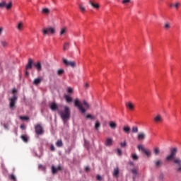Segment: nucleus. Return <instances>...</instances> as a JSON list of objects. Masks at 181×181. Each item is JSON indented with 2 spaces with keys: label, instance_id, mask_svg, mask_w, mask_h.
Segmentation results:
<instances>
[{
  "label": "nucleus",
  "instance_id": "nucleus-1",
  "mask_svg": "<svg viewBox=\"0 0 181 181\" xmlns=\"http://www.w3.org/2000/svg\"><path fill=\"white\" fill-rule=\"evenodd\" d=\"M49 108L52 110V111H58L59 115H60L62 121H64V124L70 119V108L67 106L64 107V111L59 110V106H57V104L56 103L52 102L49 104Z\"/></svg>",
  "mask_w": 181,
  "mask_h": 181
},
{
  "label": "nucleus",
  "instance_id": "nucleus-2",
  "mask_svg": "<svg viewBox=\"0 0 181 181\" xmlns=\"http://www.w3.org/2000/svg\"><path fill=\"white\" fill-rule=\"evenodd\" d=\"M176 153H177V148L175 147L170 150V154L166 157L165 160L168 162L173 160V163L179 166L176 171L181 172V159L180 158H176Z\"/></svg>",
  "mask_w": 181,
  "mask_h": 181
},
{
  "label": "nucleus",
  "instance_id": "nucleus-3",
  "mask_svg": "<svg viewBox=\"0 0 181 181\" xmlns=\"http://www.w3.org/2000/svg\"><path fill=\"white\" fill-rule=\"evenodd\" d=\"M74 105L75 107H77L78 110L81 114H84V112H86V111L88 110V104L87 103V102H86V100H84L83 103H81V102H80L78 99H76L74 100Z\"/></svg>",
  "mask_w": 181,
  "mask_h": 181
},
{
  "label": "nucleus",
  "instance_id": "nucleus-4",
  "mask_svg": "<svg viewBox=\"0 0 181 181\" xmlns=\"http://www.w3.org/2000/svg\"><path fill=\"white\" fill-rule=\"evenodd\" d=\"M42 35L44 36L49 35H54L56 33V30L54 28L52 27H48V28H45L42 30Z\"/></svg>",
  "mask_w": 181,
  "mask_h": 181
},
{
  "label": "nucleus",
  "instance_id": "nucleus-5",
  "mask_svg": "<svg viewBox=\"0 0 181 181\" xmlns=\"http://www.w3.org/2000/svg\"><path fill=\"white\" fill-rule=\"evenodd\" d=\"M139 151H141V152H144V153H145V155H146V156L148 158H151V156L152 155V153L151 152V150L147 149V148H144V146L142 145H139L137 146Z\"/></svg>",
  "mask_w": 181,
  "mask_h": 181
},
{
  "label": "nucleus",
  "instance_id": "nucleus-6",
  "mask_svg": "<svg viewBox=\"0 0 181 181\" xmlns=\"http://www.w3.org/2000/svg\"><path fill=\"white\" fill-rule=\"evenodd\" d=\"M17 100H18V97L16 96V95H13V96L9 99V101H10L9 107L11 110H13V108L15 107V105L16 104Z\"/></svg>",
  "mask_w": 181,
  "mask_h": 181
},
{
  "label": "nucleus",
  "instance_id": "nucleus-7",
  "mask_svg": "<svg viewBox=\"0 0 181 181\" xmlns=\"http://www.w3.org/2000/svg\"><path fill=\"white\" fill-rule=\"evenodd\" d=\"M62 62L65 64V66H69L70 67H72L74 69L76 66V62L69 61V60L66 59V58H62Z\"/></svg>",
  "mask_w": 181,
  "mask_h": 181
},
{
  "label": "nucleus",
  "instance_id": "nucleus-8",
  "mask_svg": "<svg viewBox=\"0 0 181 181\" xmlns=\"http://www.w3.org/2000/svg\"><path fill=\"white\" fill-rule=\"evenodd\" d=\"M35 129L37 135H43V133L45 132L43 131V127L40 124L35 125Z\"/></svg>",
  "mask_w": 181,
  "mask_h": 181
},
{
  "label": "nucleus",
  "instance_id": "nucleus-9",
  "mask_svg": "<svg viewBox=\"0 0 181 181\" xmlns=\"http://www.w3.org/2000/svg\"><path fill=\"white\" fill-rule=\"evenodd\" d=\"M0 8H6V9L9 10L11 8H12V2H9L8 4H6V2L2 1L0 3Z\"/></svg>",
  "mask_w": 181,
  "mask_h": 181
},
{
  "label": "nucleus",
  "instance_id": "nucleus-10",
  "mask_svg": "<svg viewBox=\"0 0 181 181\" xmlns=\"http://www.w3.org/2000/svg\"><path fill=\"white\" fill-rule=\"evenodd\" d=\"M51 169L52 174L55 175L56 173L62 170L63 168L61 165H58L57 168L54 165H52Z\"/></svg>",
  "mask_w": 181,
  "mask_h": 181
},
{
  "label": "nucleus",
  "instance_id": "nucleus-11",
  "mask_svg": "<svg viewBox=\"0 0 181 181\" xmlns=\"http://www.w3.org/2000/svg\"><path fill=\"white\" fill-rule=\"evenodd\" d=\"M154 122H156V124H159V122H163V117H162V115L159 114L157 115L154 117Z\"/></svg>",
  "mask_w": 181,
  "mask_h": 181
},
{
  "label": "nucleus",
  "instance_id": "nucleus-12",
  "mask_svg": "<svg viewBox=\"0 0 181 181\" xmlns=\"http://www.w3.org/2000/svg\"><path fill=\"white\" fill-rule=\"evenodd\" d=\"M146 138V134L144 132H140L137 135L138 141H144Z\"/></svg>",
  "mask_w": 181,
  "mask_h": 181
},
{
  "label": "nucleus",
  "instance_id": "nucleus-13",
  "mask_svg": "<svg viewBox=\"0 0 181 181\" xmlns=\"http://www.w3.org/2000/svg\"><path fill=\"white\" fill-rule=\"evenodd\" d=\"M33 64V60L32 59H28V62L25 66V70H30L32 69V65Z\"/></svg>",
  "mask_w": 181,
  "mask_h": 181
},
{
  "label": "nucleus",
  "instance_id": "nucleus-14",
  "mask_svg": "<svg viewBox=\"0 0 181 181\" xmlns=\"http://www.w3.org/2000/svg\"><path fill=\"white\" fill-rule=\"evenodd\" d=\"M126 107H127V108L130 110V111H133V110L135 108V105L134 104H132V103H131V102L127 103Z\"/></svg>",
  "mask_w": 181,
  "mask_h": 181
},
{
  "label": "nucleus",
  "instance_id": "nucleus-15",
  "mask_svg": "<svg viewBox=\"0 0 181 181\" xmlns=\"http://www.w3.org/2000/svg\"><path fill=\"white\" fill-rule=\"evenodd\" d=\"M42 78H36L35 79H34L33 83L34 84V86H39V84H40V83H42Z\"/></svg>",
  "mask_w": 181,
  "mask_h": 181
},
{
  "label": "nucleus",
  "instance_id": "nucleus-16",
  "mask_svg": "<svg viewBox=\"0 0 181 181\" xmlns=\"http://www.w3.org/2000/svg\"><path fill=\"white\" fill-rule=\"evenodd\" d=\"M105 146H112V139L107 138L105 142Z\"/></svg>",
  "mask_w": 181,
  "mask_h": 181
},
{
  "label": "nucleus",
  "instance_id": "nucleus-17",
  "mask_svg": "<svg viewBox=\"0 0 181 181\" xmlns=\"http://www.w3.org/2000/svg\"><path fill=\"white\" fill-rule=\"evenodd\" d=\"M100 127H101V123H100V121L96 120L94 125V129H95V131H100Z\"/></svg>",
  "mask_w": 181,
  "mask_h": 181
},
{
  "label": "nucleus",
  "instance_id": "nucleus-18",
  "mask_svg": "<svg viewBox=\"0 0 181 181\" xmlns=\"http://www.w3.org/2000/svg\"><path fill=\"white\" fill-rule=\"evenodd\" d=\"M123 132H124V134H129L131 132V127H129V126L128 125L124 126Z\"/></svg>",
  "mask_w": 181,
  "mask_h": 181
},
{
  "label": "nucleus",
  "instance_id": "nucleus-19",
  "mask_svg": "<svg viewBox=\"0 0 181 181\" xmlns=\"http://www.w3.org/2000/svg\"><path fill=\"white\" fill-rule=\"evenodd\" d=\"M34 66L36 67L37 70L38 71H42V64H40V62H37V63H35L33 64Z\"/></svg>",
  "mask_w": 181,
  "mask_h": 181
},
{
  "label": "nucleus",
  "instance_id": "nucleus-20",
  "mask_svg": "<svg viewBox=\"0 0 181 181\" xmlns=\"http://www.w3.org/2000/svg\"><path fill=\"white\" fill-rule=\"evenodd\" d=\"M109 126L110 128H112V129H115V128H117V123H115V122L110 121L109 122Z\"/></svg>",
  "mask_w": 181,
  "mask_h": 181
},
{
  "label": "nucleus",
  "instance_id": "nucleus-21",
  "mask_svg": "<svg viewBox=\"0 0 181 181\" xmlns=\"http://www.w3.org/2000/svg\"><path fill=\"white\" fill-rule=\"evenodd\" d=\"M66 33H67V28H61L59 35L60 36H63L64 35H66Z\"/></svg>",
  "mask_w": 181,
  "mask_h": 181
},
{
  "label": "nucleus",
  "instance_id": "nucleus-22",
  "mask_svg": "<svg viewBox=\"0 0 181 181\" xmlns=\"http://www.w3.org/2000/svg\"><path fill=\"white\" fill-rule=\"evenodd\" d=\"M56 146L58 148H62V146H63V141H62V139L57 140L56 142Z\"/></svg>",
  "mask_w": 181,
  "mask_h": 181
},
{
  "label": "nucleus",
  "instance_id": "nucleus-23",
  "mask_svg": "<svg viewBox=\"0 0 181 181\" xmlns=\"http://www.w3.org/2000/svg\"><path fill=\"white\" fill-rule=\"evenodd\" d=\"M162 160H158L157 161H155V165L156 168H160V166H162Z\"/></svg>",
  "mask_w": 181,
  "mask_h": 181
},
{
  "label": "nucleus",
  "instance_id": "nucleus-24",
  "mask_svg": "<svg viewBox=\"0 0 181 181\" xmlns=\"http://www.w3.org/2000/svg\"><path fill=\"white\" fill-rule=\"evenodd\" d=\"M18 30H22V28H23V23H22L21 21L19 22L16 26Z\"/></svg>",
  "mask_w": 181,
  "mask_h": 181
},
{
  "label": "nucleus",
  "instance_id": "nucleus-25",
  "mask_svg": "<svg viewBox=\"0 0 181 181\" xmlns=\"http://www.w3.org/2000/svg\"><path fill=\"white\" fill-rule=\"evenodd\" d=\"M179 5H180V3L171 4H170V8H175L176 9H179Z\"/></svg>",
  "mask_w": 181,
  "mask_h": 181
},
{
  "label": "nucleus",
  "instance_id": "nucleus-26",
  "mask_svg": "<svg viewBox=\"0 0 181 181\" xmlns=\"http://www.w3.org/2000/svg\"><path fill=\"white\" fill-rule=\"evenodd\" d=\"M118 175H119V169H118V168H116L114 169V171H113V176H118Z\"/></svg>",
  "mask_w": 181,
  "mask_h": 181
},
{
  "label": "nucleus",
  "instance_id": "nucleus-27",
  "mask_svg": "<svg viewBox=\"0 0 181 181\" xmlns=\"http://www.w3.org/2000/svg\"><path fill=\"white\" fill-rule=\"evenodd\" d=\"M69 47H70V42H65L64 44V47H63L64 50H69Z\"/></svg>",
  "mask_w": 181,
  "mask_h": 181
},
{
  "label": "nucleus",
  "instance_id": "nucleus-28",
  "mask_svg": "<svg viewBox=\"0 0 181 181\" xmlns=\"http://www.w3.org/2000/svg\"><path fill=\"white\" fill-rule=\"evenodd\" d=\"M154 154L156 155V156H158V155H159L160 153V150L159 149L158 147H156L154 148Z\"/></svg>",
  "mask_w": 181,
  "mask_h": 181
},
{
  "label": "nucleus",
  "instance_id": "nucleus-29",
  "mask_svg": "<svg viewBox=\"0 0 181 181\" xmlns=\"http://www.w3.org/2000/svg\"><path fill=\"white\" fill-rule=\"evenodd\" d=\"M78 6L81 12H82V13H84V12H86V7H84L83 4H79Z\"/></svg>",
  "mask_w": 181,
  "mask_h": 181
},
{
  "label": "nucleus",
  "instance_id": "nucleus-30",
  "mask_svg": "<svg viewBox=\"0 0 181 181\" xmlns=\"http://www.w3.org/2000/svg\"><path fill=\"white\" fill-rule=\"evenodd\" d=\"M65 99H66V103H71L73 101V98H71V97H70L67 95H65Z\"/></svg>",
  "mask_w": 181,
  "mask_h": 181
},
{
  "label": "nucleus",
  "instance_id": "nucleus-31",
  "mask_svg": "<svg viewBox=\"0 0 181 181\" xmlns=\"http://www.w3.org/2000/svg\"><path fill=\"white\" fill-rule=\"evenodd\" d=\"M138 131V127L136 126H134L132 128V132H133V134H137Z\"/></svg>",
  "mask_w": 181,
  "mask_h": 181
},
{
  "label": "nucleus",
  "instance_id": "nucleus-32",
  "mask_svg": "<svg viewBox=\"0 0 181 181\" xmlns=\"http://www.w3.org/2000/svg\"><path fill=\"white\" fill-rule=\"evenodd\" d=\"M19 118L23 121H29V117L26 116H20Z\"/></svg>",
  "mask_w": 181,
  "mask_h": 181
},
{
  "label": "nucleus",
  "instance_id": "nucleus-33",
  "mask_svg": "<svg viewBox=\"0 0 181 181\" xmlns=\"http://www.w3.org/2000/svg\"><path fill=\"white\" fill-rule=\"evenodd\" d=\"M164 28L165 29V30H169V29H170V23H167L164 25Z\"/></svg>",
  "mask_w": 181,
  "mask_h": 181
},
{
  "label": "nucleus",
  "instance_id": "nucleus-34",
  "mask_svg": "<svg viewBox=\"0 0 181 181\" xmlns=\"http://www.w3.org/2000/svg\"><path fill=\"white\" fill-rule=\"evenodd\" d=\"M21 138L23 141V142H28V136L27 135H22Z\"/></svg>",
  "mask_w": 181,
  "mask_h": 181
},
{
  "label": "nucleus",
  "instance_id": "nucleus-35",
  "mask_svg": "<svg viewBox=\"0 0 181 181\" xmlns=\"http://www.w3.org/2000/svg\"><path fill=\"white\" fill-rule=\"evenodd\" d=\"M132 158L133 160H138V159H139V157L135 153H132Z\"/></svg>",
  "mask_w": 181,
  "mask_h": 181
},
{
  "label": "nucleus",
  "instance_id": "nucleus-36",
  "mask_svg": "<svg viewBox=\"0 0 181 181\" xmlns=\"http://www.w3.org/2000/svg\"><path fill=\"white\" fill-rule=\"evenodd\" d=\"M1 44L3 46V47H8V42L6 41H1Z\"/></svg>",
  "mask_w": 181,
  "mask_h": 181
},
{
  "label": "nucleus",
  "instance_id": "nucleus-37",
  "mask_svg": "<svg viewBox=\"0 0 181 181\" xmlns=\"http://www.w3.org/2000/svg\"><path fill=\"white\" fill-rule=\"evenodd\" d=\"M91 6H93L95 9H99L100 8V5H98V4L91 3Z\"/></svg>",
  "mask_w": 181,
  "mask_h": 181
},
{
  "label": "nucleus",
  "instance_id": "nucleus-38",
  "mask_svg": "<svg viewBox=\"0 0 181 181\" xmlns=\"http://www.w3.org/2000/svg\"><path fill=\"white\" fill-rule=\"evenodd\" d=\"M64 69H59L57 71V75L58 76H62V74H64Z\"/></svg>",
  "mask_w": 181,
  "mask_h": 181
},
{
  "label": "nucleus",
  "instance_id": "nucleus-39",
  "mask_svg": "<svg viewBox=\"0 0 181 181\" xmlns=\"http://www.w3.org/2000/svg\"><path fill=\"white\" fill-rule=\"evenodd\" d=\"M9 179H11V180H13V181H16V177H15V175H9Z\"/></svg>",
  "mask_w": 181,
  "mask_h": 181
},
{
  "label": "nucleus",
  "instance_id": "nucleus-40",
  "mask_svg": "<svg viewBox=\"0 0 181 181\" xmlns=\"http://www.w3.org/2000/svg\"><path fill=\"white\" fill-rule=\"evenodd\" d=\"M49 12H50V11H49V8H43V9H42V13H43L47 14V13H49Z\"/></svg>",
  "mask_w": 181,
  "mask_h": 181
},
{
  "label": "nucleus",
  "instance_id": "nucleus-41",
  "mask_svg": "<svg viewBox=\"0 0 181 181\" xmlns=\"http://www.w3.org/2000/svg\"><path fill=\"white\" fill-rule=\"evenodd\" d=\"M120 146H122V148H124V146H127V141L120 143Z\"/></svg>",
  "mask_w": 181,
  "mask_h": 181
},
{
  "label": "nucleus",
  "instance_id": "nucleus-42",
  "mask_svg": "<svg viewBox=\"0 0 181 181\" xmlns=\"http://www.w3.org/2000/svg\"><path fill=\"white\" fill-rule=\"evenodd\" d=\"M132 172L133 175H137L138 174V170L137 169H133L132 170Z\"/></svg>",
  "mask_w": 181,
  "mask_h": 181
},
{
  "label": "nucleus",
  "instance_id": "nucleus-43",
  "mask_svg": "<svg viewBox=\"0 0 181 181\" xmlns=\"http://www.w3.org/2000/svg\"><path fill=\"white\" fill-rule=\"evenodd\" d=\"M117 155H119V156L122 155V151H121L119 148L117 149Z\"/></svg>",
  "mask_w": 181,
  "mask_h": 181
},
{
  "label": "nucleus",
  "instance_id": "nucleus-44",
  "mask_svg": "<svg viewBox=\"0 0 181 181\" xmlns=\"http://www.w3.org/2000/svg\"><path fill=\"white\" fill-rule=\"evenodd\" d=\"M67 92H68V93H73V88H71V87H69V88H67Z\"/></svg>",
  "mask_w": 181,
  "mask_h": 181
},
{
  "label": "nucleus",
  "instance_id": "nucleus-45",
  "mask_svg": "<svg viewBox=\"0 0 181 181\" xmlns=\"http://www.w3.org/2000/svg\"><path fill=\"white\" fill-rule=\"evenodd\" d=\"M129 2H131V0H123V1H122V4H128V3H129Z\"/></svg>",
  "mask_w": 181,
  "mask_h": 181
},
{
  "label": "nucleus",
  "instance_id": "nucleus-46",
  "mask_svg": "<svg viewBox=\"0 0 181 181\" xmlns=\"http://www.w3.org/2000/svg\"><path fill=\"white\" fill-rule=\"evenodd\" d=\"M96 179L97 180H99V181L103 180V177L100 175H97Z\"/></svg>",
  "mask_w": 181,
  "mask_h": 181
},
{
  "label": "nucleus",
  "instance_id": "nucleus-47",
  "mask_svg": "<svg viewBox=\"0 0 181 181\" xmlns=\"http://www.w3.org/2000/svg\"><path fill=\"white\" fill-rule=\"evenodd\" d=\"M85 172H90V167L88 166L85 167Z\"/></svg>",
  "mask_w": 181,
  "mask_h": 181
},
{
  "label": "nucleus",
  "instance_id": "nucleus-48",
  "mask_svg": "<svg viewBox=\"0 0 181 181\" xmlns=\"http://www.w3.org/2000/svg\"><path fill=\"white\" fill-rule=\"evenodd\" d=\"M50 150L52 151H55L54 146L51 145V146H50Z\"/></svg>",
  "mask_w": 181,
  "mask_h": 181
},
{
  "label": "nucleus",
  "instance_id": "nucleus-49",
  "mask_svg": "<svg viewBox=\"0 0 181 181\" xmlns=\"http://www.w3.org/2000/svg\"><path fill=\"white\" fill-rule=\"evenodd\" d=\"M38 168H39V169H45V167H43V165L42 164H40L38 165Z\"/></svg>",
  "mask_w": 181,
  "mask_h": 181
},
{
  "label": "nucleus",
  "instance_id": "nucleus-50",
  "mask_svg": "<svg viewBox=\"0 0 181 181\" xmlns=\"http://www.w3.org/2000/svg\"><path fill=\"white\" fill-rule=\"evenodd\" d=\"M85 146H86V148H88V142H87V141H85Z\"/></svg>",
  "mask_w": 181,
  "mask_h": 181
},
{
  "label": "nucleus",
  "instance_id": "nucleus-51",
  "mask_svg": "<svg viewBox=\"0 0 181 181\" xmlns=\"http://www.w3.org/2000/svg\"><path fill=\"white\" fill-rule=\"evenodd\" d=\"M91 119H97V117L95 116H91Z\"/></svg>",
  "mask_w": 181,
  "mask_h": 181
},
{
  "label": "nucleus",
  "instance_id": "nucleus-52",
  "mask_svg": "<svg viewBox=\"0 0 181 181\" xmlns=\"http://www.w3.org/2000/svg\"><path fill=\"white\" fill-rule=\"evenodd\" d=\"M4 30V28H0V35H2V31Z\"/></svg>",
  "mask_w": 181,
  "mask_h": 181
},
{
  "label": "nucleus",
  "instance_id": "nucleus-53",
  "mask_svg": "<svg viewBox=\"0 0 181 181\" xmlns=\"http://www.w3.org/2000/svg\"><path fill=\"white\" fill-rule=\"evenodd\" d=\"M13 94H15L16 93V89L13 88L12 90Z\"/></svg>",
  "mask_w": 181,
  "mask_h": 181
},
{
  "label": "nucleus",
  "instance_id": "nucleus-54",
  "mask_svg": "<svg viewBox=\"0 0 181 181\" xmlns=\"http://www.w3.org/2000/svg\"><path fill=\"white\" fill-rule=\"evenodd\" d=\"M86 118H91V115H88L86 116Z\"/></svg>",
  "mask_w": 181,
  "mask_h": 181
},
{
  "label": "nucleus",
  "instance_id": "nucleus-55",
  "mask_svg": "<svg viewBox=\"0 0 181 181\" xmlns=\"http://www.w3.org/2000/svg\"><path fill=\"white\" fill-rule=\"evenodd\" d=\"M21 129H25V126L21 125Z\"/></svg>",
  "mask_w": 181,
  "mask_h": 181
},
{
  "label": "nucleus",
  "instance_id": "nucleus-56",
  "mask_svg": "<svg viewBox=\"0 0 181 181\" xmlns=\"http://www.w3.org/2000/svg\"><path fill=\"white\" fill-rule=\"evenodd\" d=\"M160 179H163V174H161V175H160Z\"/></svg>",
  "mask_w": 181,
  "mask_h": 181
},
{
  "label": "nucleus",
  "instance_id": "nucleus-57",
  "mask_svg": "<svg viewBox=\"0 0 181 181\" xmlns=\"http://www.w3.org/2000/svg\"><path fill=\"white\" fill-rule=\"evenodd\" d=\"M85 87L88 88V85L87 83L85 84Z\"/></svg>",
  "mask_w": 181,
  "mask_h": 181
},
{
  "label": "nucleus",
  "instance_id": "nucleus-58",
  "mask_svg": "<svg viewBox=\"0 0 181 181\" xmlns=\"http://www.w3.org/2000/svg\"><path fill=\"white\" fill-rule=\"evenodd\" d=\"M95 107H98V103H95Z\"/></svg>",
  "mask_w": 181,
  "mask_h": 181
},
{
  "label": "nucleus",
  "instance_id": "nucleus-59",
  "mask_svg": "<svg viewBox=\"0 0 181 181\" xmlns=\"http://www.w3.org/2000/svg\"><path fill=\"white\" fill-rule=\"evenodd\" d=\"M25 74H26L27 76H29V72L26 71V72H25Z\"/></svg>",
  "mask_w": 181,
  "mask_h": 181
},
{
  "label": "nucleus",
  "instance_id": "nucleus-60",
  "mask_svg": "<svg viewBox=\"0 0 181 181\" xmlns=\"http://www.w3.org/2000/svg\"><path fill=\"white\" fill-rule=\"evenodd\" d=\"M4 128H8V127H6V124H4Z\"/></svg>",
  "mask_w": 181,
  "mask_h": 181
},
{
  "label": "nucleus",
  "instance_id": "nucleus-61",
  "mask_svg": "<svg viewBox=\"0 0 181 181\" xmlns=\"http://www.w3.org/2000/svg\"><path fill=\"white\" fill-rule=\"evenodd\" d=\"M89 4H91V1H89Z\"/></svg>",
  "mask_w": 181,
  "mask_h": 181
}]
</instances>
